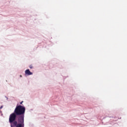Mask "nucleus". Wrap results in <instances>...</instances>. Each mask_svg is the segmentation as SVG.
Masks as SVG:
<instances>
[{
  "label": "nucleus",
  "instance_id": "1",
  "mask_svg": "<svg viewBox=\"0 0 127 127\" xmlns=\"http://www.w3.org/2000/svg\"><path fill=\"white\" fill-rule=\"evenodd\" d=\"M24 114L25 107L17 105L14 112L9 117L11 127H24Z\"/></svg>",
  "mask_w": 127,
  "mask_h": 127
},
{
  "label": "nucleus",
  "instance_id": "2",
  "mask_svg": "<svg viewBox=\"0 0 127 127\" xmlns=\"http://www.w3.org/2000/svg\"><path fill=\"white\" fill-rule=\"evenodd\" d=\"M25 73L26 75H28V76H29L30 75H32L33 74L32 72H31L30 70H29V69L26 70Z\"/></svg>",
  "mask_w": 127,
  "mask_h": 127
},
{
  "label": "nucleus",
  "instance_id": "3",
  "mask_svg": "<svg viewBox=\"0 0 127 127\" xmlns=\"http://www.w3.org/2000/svg\"><path fill=\"white\" fill-rule=\"evenodd\" d=\"M29 68H30V69H32L33 68V66H32V65H30L29 66Z\"/></svg>",
  "mask_w": 127,
  "mask_h": 127
},
{
  "label": "nucleus",
  "instance_id": "4",
  "mask_svg": "<svg viewBox=\"0 0 127 127\" xmlns=\"http://www.w3.org/2000/svg\"><path fill=\"white\" fill-rule=\"evenodd\" d=\"M23 103V101H22L20 103V105H22V103Z\"/></svg>",
  "mask_w": 127,
  "mask_h": 127
},
{
  "label": "nucleus",
  "instance_id": "5",
  "mask_svg": "<svg viewBox=\"0 0 127 127\" xmlns=\"http://www.w3.org/2000/svg\"><path fill=\"white\" fill-rule=\"evenodd\" d=\"M0 109H2V106H1Z\"/></svg>",
  "mask_w": 127,
  "mask_h": 127
},
{
  "label": "nucleus",
  "instance_id": "6",
  "mask_svg": "<svg viewBox=\"0 0 127 127\" xmlns=\"http://www.w3.org/2000/svg\"><path fill=\"white\" fill-rule=\"evenodd\" d=\"M20 77H22V75H20Z\"/></svg>",
  "mask_w": 127,
  "mask_h": 127
}]
</instances>
